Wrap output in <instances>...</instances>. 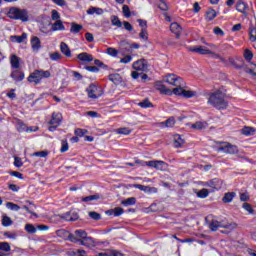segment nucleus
<instances>
[{
  "label": "nucleus",
  "instance_id": "nucleus-59",
  "mask_svg": "<svg viewBox=\"0 0 256 256\" xmlns=\"http://www.w3.org/2000/svg\"><path fill=\"white\" fill-rule=\"evenodd\" d=\"M125 213V210L121 207L114 208V217H119Z\"/></svg>",
  "mask_w": 256,
  "mask_h": 256
},
{
  "label": "nucleus",
  "instance_id": "nucleus-13",
  "mask_svg": "<svg viewBox=\"0 0 256 256\" xmlns=\"http://www.w3.org/2000/svg\"><path fill=\"white\" fill-rule=\"evenodd\" d=\"M30 44L32 47V51H34L35 53H37L39 49H41V39H39V37L37 36H32Z\"/></svg>",
  "mask_w": 256,
  "mask_h": 256
},
{
  "label": "nucleus",
  "instance_id": "nucleus-34",
  "mask_svg": "<svg viewBox=\"0 0 256 256\" xmlns=\"http://www.w3.org/2000/svg\"><path fill=\"white\" fill-rule=\"evenodd\" d=\"M109 81H112V83H115V85H118V83H121V75L119 74H110L108 76Z\"/></svg>",
  "mask_w": 256,
  "mask_h": 256
},
{
  "label": "nucleus",
  "instance_id": "nucleus-1",
  "mask_svg": "<svg viewBox=\"0 0 256 256\" xmlns=\"http://www.w3.org/2000/svg\"><path fill=\"white\" fill-rule=\"evenodd\" d=\"M58 237H62V235H68V239L71 243H80V245H91L93 243V238L87 236V232L85 230H75L74 233H69L65 230L57 231Z\"/></svg>",
  "mask_w": 256,
  "mask_h": 256
},
{
  "label": "nucleus",
  "instance_id": "nucleus-17",
  "mask_svg": "<svg viewBox=\"0 0 256 256\" xmlns=\"http://www.w3.org/2000/svg\"><path fill=\"white\" fill-rule=\"evenodd\" d=\"M181 25H179V23L177 22H173L170 24V31L172 33H175L176 35V39H179L181 37Z\"/></svg>",
  "mask_w": 256,
  "mask_h": 256
},
{
  "label": "nucleus",
  "instance_id": "nucleus-5",
  "mask_svg": "<svg viewBox=\"0 0 256 256\" xmlns=\"http://www.w3.org/2000/svg\"><path fill=\"white\" fill-rule=\"evenodd\" d=\"M164 82L173 85V87H183V78L175 74H167L164 77Z\"/></svg>",
  "mask_w": 256,
  "mask_h": 256
},
{
  "label": "nucleus",
  "instance_id": "nucleus-36",
  "mask_svg": "<svg viewBox=\"0 0 256 256\" xmlns=\"http://www.w3.org/2000/svg\"><path fill=\"white\" fill-rule=\"evenodd\" d=\"M182 97H185L186 99H191V97H197V92L184 89L182 92Z\"/></svg>",
  "mask_w": 256,
  "mask_h": 256
},
{
  "label": "nucleus",
  "instance_id": "nucleus-2",
  "mask_svg": "<svg viewBox=\"0 0 256 256\" xmlns=\"http://www.w3.org/2000/svg\"><path fill=\"white\" fill-rule=\"evenodd\" d=\"M208 103L216 109H227L229 105L227 101H225V97L223 96V92H221V90L210 93Z\"/></svg>",
  "mask_w": 256,
  "mask_h": 256
},
{
  "label": "nucleus",
  "instance_id": "nucleus-27",
  "mask_svg": "<svg viewBox=\"0 0 256 256\" xmlns=\"http://www.w3.org/2000/svg\"><path fill=\"white\" fill-rule=\"evenodd\" d=\"M176 88H174L172 90V95H178L179 97H183V91H184V87L185 84L182 81V86H175Z\"/></svg>",
  "mask_w": 256,
  "mask_h": 256
},
{
  "label": "nucleus",
  "instance_id": "nucleus-22",
  "mask_svg": "<svg viewBox=\"0 0 256 256\" xmlns=\"http://www.w3.org/2000/svg\"><path fill=\"white\" fill-rule=\"evenodd\" d=\"M60 219H64V221H71V222L77 221V219H79V214L68 212L65 215L60 216Z\"/></svg>",
  "mask_w": 256,
  "mask_h": 256
},
{
  "label": "nucleus",
  "instance_id": "nucleus-6",
  "mask_svg": "<svg viewBox=\"0 0 256 256\" xmlns=\"http://www.w3.org/2000/svg\"><path fill=\"white\" fill-rule=\"evenodd\" d=\"M189 51H192L193 53H199V55H211V57H213L214 59H222L219 54H217L203 46L189 48Z\"/></svg>",
  "mask_w": 256,
  "mask_h": 256
},
{
  "label": "nucleus",
  "instance_id": "nucleus-16",
  "mask_svg": "<svg viewBox=\"0 0 256 256\" xmlns=\"http://www.w3.org/2000/svg\"><path fill=\"white\" fill-rule=\"evenodd\" d=\"M133 187L135 189H139L140 191H144V193H157V188L149 187L141 184H134Z\"/></svg>",
  "mask_w": 256,
  "mask_h": 256
},
{
  "label": "nucleus",
  "instance_id": "nucleus-58",
  "mask_svg": "<svg viewBox=\"0 0 256 256\" xmlns=\"http://www.w3.org/2000/svg\"><path fill=\"white\" fill-rule=\"evenodd\" d=\"M121 49H125L126 51H129L131 49V44H129L126 40H122L120 42Z\"/></svg>",
  "mask_w": 256,
  "mask_h": 256
},
{
  "label": "nucleus",
  "instance_id": "nucleus-30",
  "mask_svg": "<svg viewBox=\"0 0 256 256\" xmlns=\"http://www.w3.org/2000/svg\"><path fill=\"white\" fill-rule=\"evenodd\" d=\"M161 127H174L175 126V117L168 118L165 122L160 123Z\"/></svg>",
  "mask_w": 256,
  "mask_h": 256
},
{
  "label": "nucleus",
  "instance_id": "nucleus-41",
  "mask_svg": "<svg viewBox=\"0 0 256 256\" xmlns=\"http://www.w3.org/2000/svg\"><path fill=\"white\" fill-rule=\"evenodd\" d=\"M138 106L142 107V109H147L149 107H153V103L146 98L142 102L138 103Z\"/></svg>",
  "mask_w": 256,
  "mask_h": 256
},
{
  "label": "nucleus",
  "instance_id": "nucleus-54",
  "mask_svg": "<svg viewBox=\"0 0 256 256\" xmlns=\"http://www.w3.org/2000/svg\"><path fill=\"white\" fill-rule=\"evenodd\" d=\"M244 72L256 77V65H254L252 68H248L247 66H245Z\"/></svg>",
  "mask_w": 256,
  "mask_h": 256
},
{
  "label": "nucleus",
  "instance_id": "nucleus-15",
  "mask_svg": "<svg viewBox=\"0 0 256 256\" xmlns=\"http://www.w3.org/2000/svg\"><path fill=\"white\" fill-rule=\"evenodd\" d=\"M16 129L17 131H19V133H24V131L26 132L33 131V128L27 127V125L24 124V122L19 119L16 120Z\"/></svg>",
  "mask_w": 256,
  "mask_h": 256
},
{
  "label": "nucleus",
  "instance_id": "nucleus-39",
  "mask_svg": "<svg viewBox=\"0 0 256 256\" xmlns=\"http://www.w3.org/2000/svg\"><path fill=\"white\" fill-rule=\"evenodd\" d=\"M197 197L200 199H206V197H209V190L207 188H203L197 192Z\"/></svg>",
  "mask_w": 256,
  "mask_h": 256
},
{
  "label": "nucleus",
  "instance_id": "nucleus-35",
  "mask_svg": "<svg viewBox=\"0 0 256 256\" xmlns=\"http://www.w3.org/2000/svg\"><path fill=\"white\" fill-rule=\"evenodd\" d=\"M2 225L3 227H11L13 225V220L7 215L2 216Z\"/></svg>",
  "mask_w": 256,
  "mask_h": 256
},
{
  "label": "nucleus",
  "instance_id": "nucleus-51",
  "mask_svg": "<svg viewBox=\"0 0 256 256\" xmlns=\"http://www.w3.org/2000/svg\"><path fill=\"white\" fill-rule=\"evenodd\" d=\"M25 229H26L27 233H30V234L37 233V228H35V226H33V224H26Z\"/></svg>",
  "mask_w": 256,
  "mask_h": 256
},
{
  "label": "nucleus",
  "instance_id": "nucleus-37",
  "mask_svg": "<svg viewBox=\"0 0 256 256\" xmlns=\"http://www.w3.org/2000/svg\"><path fill=\"white\" fill-rule=\"evenodd\" d=\"M227 153L229 155H235V154L239 153V149L237 148V146H235L231 143H228Z\"/></svg>",
  "mask_w": 256,
  "mask_h": 256
},
{
  "label": "nucleus",
  "instance_id": "nucleus-31",
  "mask_svg": "<svg viewBox=\"0 0 256 256\" xmlns=\"http://www.w3.org/2000/svg\"><path fill=\"white\" fill-rule=\"evenodd\" d=\"M236 9L239 11V13L245 14V11H247V4L240 0L236 3Z\"/></svg>",
  "mask_w": 256,
  "mask_h": 256
},
{
  "label": "nucleus",
  "instance_id": "nucleus-64",
  "mask_svg": "<svg viewBox=\"0 0 256 256\" xmlns=\"http://www.w3.org/2000/svg\"><path fill=\"white\" fill-rule=\"evenodd\" d=\"M50 59H52V61H59L61 59V55L59 52H54L50 54Z\"/></svg>",
  "mask_w": 256,
  "mask_h": 256
},
{
  "label": "nucleus",
  "instance_id": "nucleus-40",
  "mask_svg": "<svg viewBox=\"0 0 256 256\" xmlns=\"http://www.w3.org/2000/svg\"><path fill=\"white\" fill-rule=\"evenodd\" d=\"M191 129H195L196 131H203V129H206V126L203 124V122H196L194 124H191Z\"/></svg>",
  "mask_w": 256,
  "mask_h": 256
},
{
  "label": "nucleus",
  "instance_id": "nucleus-20",
  "mask_svg": "<svg viewBox=\"0 0 256 256\" xmlns=\"http://www.w3.org/2000/svg\"><path fill=\"white\" fill-rule=\"evenodd\" d=\"M10 77H12L16 82L23 81L25 79V73L20 70H14L12 71Z\"/></svg>",
  "mask_w": 256,
  "mask_h": 256
},
{
  "label": "nucleus",
  "instance_id": "nucleus-24",
  "mask_svg": "<svg viewBox=\"0 0 256 256\" xmlns=\"http://www.w3.org/2000/svg\"><path fill=\"white\" fill-rule=\"evenodd\" d=\"M60 50L63 55L66 57H71V49H69V46L65 42H61L60 44Z\"/></svg>",
  "mask_w": 256,
  "mask_h": 256
},
{
  "label": "nucleus",
  "instance_id": "nucleus-46",
  "mask_svg": "<svg viewBox=\"0 0 256 256\" xmlns=\"http://www.w3.org/2000/svg\"><path fill=\"white\" fill-rule=\"evenodd\" d=\"M97 199H99V195L95 194V195H90V196L83 197L82 201L84 203H88V201H97Z\"/></svg>",
  "mask_w": 256,
  "mask_h": 256
},
{
  "label": "nucleus",
  "instance_id": "nucleus-23",
  "mask_svg": "<svg viewBox=\"0 0 256 256\" xmlns=\"http://www.w3.org/2000/svg\"><path fill=\"white\" fill-rule=\"evenodd\" d=\"M20 61H21L20 57H18L15 54L12 55L10 57V64H11L12 69H19V67H21Z\"/></svg>",
  "mask_w": 256,
  "mask_h": 256
},
{
  "label": "nucleus",
  "instance_id": "nucleus-8",
  "mask_svg": "<svg viewBox=\"0 0 256 256\" xmlns=\"http://www.w3.org/2000/svg\"><path fill=\"white\" fill-rule=\"evenodd\" d=\"M86 91L90 99H99L101 96V91H99V87L95 84H90Z\"/></svg>",
  "mask_w": 256,
  "mask_h": 256
},
{
  "label": "nucleus",
  "instance_id": "nucleus-33",
  "mask_svg": "<svg viewBox=\"0 0 256 256\" xmlns=\"http://www.w3.org/2000/svg\"><path fill=\"white\" fill-rule=\"evenodd\" d=\"M27 39V33H22L21 36H11V40L15 43H23Z\"/></svg>",
  "mask_w": 256,
  "mask_h": 256
},
{
  "label": "nucleus",
  "instance_id": "nucleus-56",
  "mask_svg": "<svg viewBox=\"0 0 256 256\" xmlns=\"http://www.w3.org/2000/svg\"><path fill=\"white\" fill-rule=\"evenodd\" d=\"M40 79H49L51 77V72L45 70H39Z\"/></svg>",
  "mask_w": 256,
  "mask_h": 256
},
{
  "label": "nucleus",
  "instance_id": "nucleus-4",
  "mask_svg": "<svg viewBox=\"0 0 256 256\" xmlns=\"http://www.w3.org/2000/svg\"><path fill=\"white\" fill-rule=\"evenodd\" d=\"M222 228V229H229L230 231H233L234 229H237V224L236 223H230V224H222L221 222L217 220H212L211 223L209 224V229L212 231H217V229Z\"/></svg>",
  "mask_w": 256,
  "mask_h": 256
},
{
  "label": "nucleus",
  "instance_id": "nucleus-52",
  "mask_svg": "<svg viewBox=\"0 0 256 256\" xmlns=\"http://www.w3.org/2000/svg\"><path fill=\"white\" fill-rule=\"evenodd\" d=\"M106 53L108 55H111V57H117V55H119V51H117V49L111 48V47L106 49Z\"/></svg>",
  "mask_w": 256,
  "mask_h": 256
},
{
  "label": "nucleus",
  "instance_id": "nucleus-55",
  "mask_svg": "<svg viewBox=\"0 0 256 256\" xmlns=\"http://www.w3.org/2000/svg\"><path fill=\"white\" fill-rule=\"evenodd\" d=\"M89 217L91 219H93L94 221H99L101 220V214L97 213V212H89L88 213Z\"/></svg>",
  "mask_w": 256,
  "mask_h": 256
},
{
  "label": "nucleus",
  "instance_id": "nucleus-53",
  "mask_svg": "<svg viewBox=\"0 0 256 256\" xmlns=\"http://www.w3.org/2000/svg\"><path fill=\"white\" fill-rule=\"evenodd\" d=\"M51 19L52 21H61V14L57 10H52Z\"/></svg>",
  "mask_w": 256,
  "mask_h": 256
},
{
  "label": "nucleus",
  "instance_id": "nucleus-43",
  "mask_svg": "<svg viewBox=\"0 0 256 256\" xmlns=\"http://www.w3.org/2000/svg\"><path fill=\"white\" fill-rule=\"evenodd\" d=\"M140 39H143L144 41H149V34L147 33V28H142L139 33Z\"/></svg>",
  "mask_w": 256,
  "mask_h": 256
},
{
  "label": "nucleus",
  "instance_id": "nucleus-38",
  "mask_svg": "<svg viewBox=\"0 0 256 256\" xmlns=\"http://www.w3.org/2000/svg\"><path fill=\"white\" fill-rule=\"evenodd\" d=\"M215 17H217V12L214 9H208L206 12V19H208V21H213Z\"/></svg>",
  "mask_w": 256,
  "mask_h": 256
},
{
  "label": "nucleus",
  "instance_id": "nucleus-44",
  "mask_svg": "<svg viewBox=\"0 0 256 256\" xmlns=\"http://www.w3.org/2000/svg\"><path fill=\"white\" fill-rule=\"evenodd\" d=\"M6 207L8 209H10L11 211H19V209H21V207L13 202H7L6 203Z\"/></svg>",
  "mask_w": 256,
  "mask_h": 256
},
{
  "label": "nucleus",
  "instance_id": "nucleus-29",
  "mask_svg": "<svg viewBox=\"0 0 256 256\" xmlns=\"http://www.w3.org/2000/svg\"><path fill=\"white\" fill-rule=\"evenodd\" d=\"M87 14L88 15H103V10L101 8H97V7H90L87 10Z\"/></svg>",
  "mask_w": 256,
  "mask_h": 256
},
{
  "label": "nucleus",
  "instance_id": "nucleus-57",
  "mask_svg": "<svg viewBox=\"0 0 256 256\" xmlns=\"http://www.w3.org/2000/svg\"><path fill=\"white\" fill-rule=\"evenodd\" d=\"M159 1H160L158 4L159 9H161V11H168L169 6H167V3H165V0H159Z\"/></svg>",
  "mask_w": 256,
  "mask_h": 256
},
{
  "label": "nucleus",
  "instance_id": "nucleus-3",
  "mask_svg": "<svg viewBox=\"0 0 256 256\" xmlns=\"http://www.w3.org/2000/svg\"><path fill=\"white\" fill-rule=\"evenodd\" d=\"M7 17L9 19L19 20L23 23L29 21V12L26 9H19L17 7H11L7 12Z\"/></svg>",
  "mask_w": 256,
  "mask_h": 256
},
{
  "label": "nucleus",
  "instance_id": "nucleus-62",
  "mask_svg": "<svg viewBox=\"0 0 256 256\" xmlns=\"http://www.w3.org/2000/svg\"><path fill=\"white\" fill-rule=\"evenodd\" d=\"M85 250L71 251L70 256H85Z\"/></svg>",
  "mask_w": 256,
  "mask_h": 256
},
{
  "label": "nucleus",
  "instance_id": "nucleus-49",
  "mask_svg": "<svg viewBox=\"0 0 256 256\" xmlns=\"http://www.w3.org/2000/svg\"><path fill=\"white\" fill-rule=\"evenodd\" d=\"M61 143H62V146H61L60 151L62 153H67V151H69V143L67 142L66 139L62 140Z\"/></svg>",
  "mask_w": 256,
  "mask_h": 256
},
{
  "label": "nucleus",
  "instance_id": "nucleus-48",
  "mask_svg": "<svg viewBox=\"0 0 256 256\" xmlns=\"http://www.w3.org/2000/svg\"><path fill=\"white\" fill-rule=\"evenodd\" d=\"M255 133V129L253 127H244L242 129L243 135H253Z\"/></svg>",
  "mask_w": 256,
  "mask_h": 256
},
{
  "label": "nucleus",
  "instance_id": "nucleus-18",
  "mask_svg": "<svg viewBox=\"0 0 256 256\" xmlns=\"http://www.w3.org/2000/svg\"><path fill=\"white\" fill-rule=\"evenodd\" d=\"M208 187L219 190L223 187V180L214 178L208 182Z\"/></svg>",
  "mask_w": 256,
  "mask_h": 256
},
{
  "label": "nucleus",
  "instance_id": "nucleus-60",
  "mask_svg": "<svg viewBox=\"0 0 256 256\" xmlns=\"http://www.w3.org/2000/svg\"><path fill=\"white\" fill-rule=\"evenodd\" d=\"M122 11L124 13V17H131V9H129L128 5H124L122 7Z\"/></svg>",
  "mask_w": 256,
  "mask_h": 256
},
{
  "label": "nucleus",
  "instance_id": "nucleus-63",
  "mask_svg": "<svg viewBox=\"0 0 256 256\" xmlns=\"http://www.w3.org/2000/svg\"><path fill=\"white\" fill-rule=\"evenodd\" d=\"M14 166L15 167H23V161L20 157L15 156L14 157Z\"/></svg>",
  "mask_w": 256,
  "mask_h": 256
},
{
  "label": "nucleus",
  "instance_id": "nucleus-50",
  "mask_svg": "<svg viewBox=\"0 0 256 256\" xmlns=\"http://www.w3.org/2000/svg\"><path fill=\"white\" fill-rule=\"evenodd\" d=\"M244 59L246 61H251V59H253V52H251V50H249V49H245L244 50Z\"/></svg>",
  "mask_w": 256,
  "mask_h": 256
},
{
  "label": "nucleus",
  "instance_id": "nucleus-14",
  "mask_svg": "<svg viewBox=\"0 0 256 256\" xmlns=\"http://www.w3.org/2000/svg\"><path fill=\"white\" fill-rule=\"evenodd\" d=\"M50 31L53 33L55 31H65V25L62 20H57L54 23H50Z\"/></svg>",
  "mask_w": 256,
  "mask_h": 256
},
{
  "label": "nucleus",
  "instance_id": "nucleus-47",
  "mask_svg": "<svg viewBox=\"0 0 256 256\" xmlns=\"http://www.w3.org/2000/svg\"><path fill=\"white\" fill-rule=\"evenodd\" d=\"M249 33H250V41L254 43L256 41V27L251 26L249 29Z\"/></svg>",
  "mask_w": 256,
  "mask_h": 256
},
{
  "label": "nucleus",
  "instance_id": "nucleus-19",
  "mask_svg": "<svg viewBox=\"0 0 256 256\" xmlns=\"http://www.w3.org/2000/svg\"><path fill=\"white\" fill-rule=\"evenodd\" d=\"M156 89H158V91H160V93H162L163 95H173L172 90L167 88V86H165L161 82L156 83Z\"/></svg>",
  "mask_w": 256,
  "mask_h": 256
},
{
  "label": "nucleus",
  "instance_id": "nucleus-26",
  "mask_svg": "<svg viewBox=\"0 0 256 256\" xmlns=\"http://www.w3.org/2000/svg\"><path fill=\"white\" fill-rule=\"evenodd\" d=\"M70 25V33H74L75 35H77V33H79L83 29V25L77 24L75 22H72Z\"/></svg>",
  "mask_w": 256,
  "mask_h": 256
},
{
  "label": "nucleus",
  "instance_id": "nucleus-21",
  "mask_svg": "<svg viewBox=\"0 0 256 256\" xmlns=\"http://www.w3.org/2000/svg\"><path fill=\"white\" fill-rule=\"evenodd\" d=\"M77 58L79 59V61H83L84 63H91V61H93V55L87 52H82L78 54Z\"/></svg>",
  "mask_w": 256,
  "mask_h": 256
},
{
  "label": "nucleus",
  "instance_id": "nucleus-7",
  "mask_svg": "<svg viewBox=\"0 0 256 256\" xmlns=\"http://www.w3.org/2000/svg\"><path fill=\"white\" fill-rule=\"evenodd\" d=\"M62 120L63 116L61 115V113H53L52 118L49 121V125H52L48 128L49 131H55V129H57L59 125H61Z\"/></svg>",
  "mask_w": 256,
  "mask_h": 256
},
{
  "label": "nucleus",
  "instance_id": "nucleus-61",
  "mask_svg": "<svg viewBox=\"0 0 256 256\" xmlns=\"http://www.w3.org/2000/svg\"><path fill=\"white\" fill-rule=\"evenodd\" d=\"M117 133L119 135H129L131 133V130H129V128H119L117 130Z\"/></svg>",
  "mask_w": 256,
  "mask_h": 256
},
{
  "label": "nucleus",
  "instance_id": "nucleus-42",
  "mask_svg": "<svg viewBox=\"0 0 256 256\" xmlns=\"http://www.w3.org/2000/svg\"><path fill=\"white\" fill-rule=\"evenodd\" d=\"M111 23L114 27H123V23L117 16H111Z\"/></svg>",
  "mask_w": 256,
  "mask_h": 256
},
{
  "label": "nucleus",
  "instance_id": "nucleus-45",
  "mask_svg": "<svg viewBox=\"0 0 256 256\" xmlns=\"http://www.w3.org/2000/svg\"><path fill=\"white\" fill-rule=\"evenodd\" d=\"M0 251H5V253H8V251H11V246L8 242H0Z\"/></svg>",
  "mask_w": 256,
  "mask_h": 256
},
{
  "label": "nucleus",
  "instance_id": "nucleus-25",
  "mask_svg": "<svg viewBox=\"0 0 256 256\" xmlns=\"http://www.w3.org/2000/svg\"><path fill=\"white\" fill-rule=\"evenodd\" d=\"M183 145H185V140L181 138V135L176 134L174 136V147L179 149V147H183Z\"/></svg>",
  "mask_w": 256,
  "mask_h": 256
},
{
  "label": "nucleus",
  "instance_id": "nucleus-12",
  "mask_svg": "<svg viewBox=\"0 0 256 256\" xmlns=\"http://www.w3.org/2000/svg\"><path fill=\"white\" fill-rule=\"evenodd\" d=\"M133 69H135V71H145L147 69V60L140 59L134 62Z\"/></svg>",
  "mask_w": 256,
  "mask_h": 256
},
{
  "label": "nucleus",
  "instance_id": "nucleus-9",
  "mask_svg": "<svg viewBox=\"0 0 256 256\" xmlns=\"http://www.w3.org/2000/svg\"><path fill=\"white\" fill-rule=\"evenodd\" d=\"M146 165L148 167H154V169H157L158 171H165V169H167V163L161 160L148 161L146 162Z\"/></svg>",
  "mask_w": 256,
  "mask_h": 256
},
{
  "label": "nucleus",
  "instance_id": "nucleus-10",
  "mask_svg": "<svg viewBox=\"0 0 256 256\" xmlns=\"http://www.w3.org/2000/svg\"><path fill=\"white\" fill-rule=\"evenodd\" d=\"M229 63L235 69H242V71H245L246 65H245V61L243 60V58H237V59L230 58Z\"/></svg>",
  "mask_w": 256,
  "mask_h": 256
},
{
  "label": "nucleus",
  "instance_id": "nucleus-32",
  "mask_svg": "<svg viewBox=\"0 0 256 256\" xmlns=\"http://www.w3.org/2000/svg\"><path fill=\"white\" fill-rule=\"evenodd\" d=\"M137 203V198L131 197L127 198L126 200L121 201V205H124V207H129V205H135Z\"/></svg>",
  "mask_w": 256,
  "mask_h": 256
},
{
  "label": "nucleus",
  "instance_id": "nucleus-28",
  "mask_svg": "<svg viewBox=\"0 0 256 256\" xmlns=\"http://www.w3.org/2000/svg\"><path fill=\"white\" fill-rule=\"evenodd\" d=\"M235 192H228L224 195L222 198L223 203H231L233 199L235 198Z\"/></svg>",
  "mask_w": 256,
  "mask_h": 256
},
{
  "label": "nucleus",
  "instance_id": "nucleus-11",
  "mask_svg": "<svg viewBox=\"0 0 256 256\" xmlns=\"http://www.w3.org/2000/svg\"><path fill=\"white\" fill-rule=\"evenodd\" d=\"M29 83H35V85H39L41 83V75L39 70H35L28 77Z\"/></svg>",
  "mask_w": 256,
  "mask_h": 256
}]
</instances>
